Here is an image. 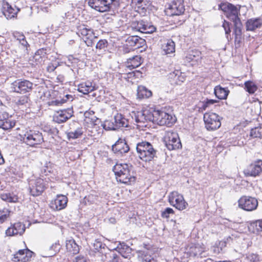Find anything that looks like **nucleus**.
Wrapping results in <instances>:
<instances>
[{"label": "nucleus", "instance_id": "603ef678", "mask_svg": "<svg viewBox=\"0 0 262 262\" xmlns=\"http://www.w3.org/2000/svg\"><path fill=\"white\" fill-rule=\"evenodd\" d=\"M104 245L98 240H95L93 244L94 249L98 252H99L102 248H104Z\"/></svg>", "mask_w": 262, "mask_h": 262}, {"label": "nucleus", "instance_id": "9b49d317", "mask_svg": "<svg viewBox=\"0 0 262 262\" xmlns=\"http://www.w3.org/2000/svg\"><path fill=\"white\" fill-rule=\"evenodd\" d=\"M78 34L83 36V39L88 47H92L95 43V39L96 36L95 35L93 30L88 29L85 26H81L78 29Z\"/></svg>", "mask_w": 262, "mask_h": 262}, {"label": "nucleus", "instance_id": "5fc2aeb1", "mask_svg": "<svg viewBox=\"0 0 262 262\" xmlns=\"http://www.w3.org/2000/svg\"><path fill=\"white\" fill-rule=\"evenodd\" d=\"M25 230H21L19 234L22 235ZM18 234V230H6V234L7 236H12Z\"/></svg>", "mask_w": 262, "mask_h": 262}, {"label": "nucleus", "instance_id": "3c124183", "mask_svg": "<svg viewBox=\"0 0 262 262\" xmlns=\"http://www.w3.org/2000/svg\"><path fill=\"white\" fill-rule=\"evenodd\" d=\"M174 211L172 208H167L162 212V216L164 218H168L170 214H173Z\"/></svg>", "mask_w": 262, "mask_h": 262}, {"label": "nucleus", "instance_id": "ea45409f", "mask_svg": "<svg viewBox=\"0 0 262 262\" xmlns=\"http://www.w3.org/2000/svg\"><path fill=\"white\" fill-rule=\"evenodd\" d=\"M144 25L145 21L142 20H141L133 21L131 24V27L133 29L141 32Z\"/></svg>", "mask_w": 262, "mask_h": 262}, {"label": "nucleus", "instance_id": "a18cd8bd", "mask_svg": "<svg viewBox=\"0 0 262 262\" xmlns=\"http://www.w3.org/2000/svg\"><path fill=\"white\" fill-rule=\"evenodd\" d=\"M250 228L253 229H262V219L251 223L250 226L248 227V229H250Z\"/></svg>", "mask_w": 262, "mask_h": 262}, {"label": "nucleus", "instance_id": "4468645a", "mask_svg": "<svg viewBox=\"0 0 262 262\" xmlns=\"http://www.w3.org/2000/svg\"><path fill=\"white\" fill-rule=\"evenodd\" d=\"M13 85L14 91L19 93H26L31 91L33 86V83L27 80H18L15 81Z\"/></svg>", "mask_w": 262, "mask_h": 262}, {"label": "nucleus", "instance_id": "0e129e2a", "mask_svg": "<svg viewBox=\"0 0 262 262\" xmlns=\"http://www.w3.org/2000/svg\"><path fill=\"white\" fill-rule=\"evenodd\" d=\"M216 246H217V245L216 244ZM212 250L213 251V252L215 254H218V253H220L222 250H221V248H220L218 246H214L212 248Z\"/></svg>", "mask_w": 262, "mask_h": 262}, {"label": "nucleus", "instance_id": "7c9ffc66", "mask_svg": "<svg viewBox=\"0 0 262 262\" xmlns=\"http://www.w3.org/2000/svg\"><path fill=\"white\" fill-rule=\"evenodd\" d=\"M127 41L129 46L135 48H139L145 40L137 36H131L127 38Z\"/></svg>", "mask_w": 262, "mask_h": 262}, {"label": "nucleus", "instance_id": "c85d7f7f", "mask_svg": "<svg viewBox=\"0 0 262 262\" xmlns=\"http://www.w3.org/2000/svg\"><path fill=\"white\" fill-rule=\"evenodd\" d=\"M229 90L222 88L220 85L216 86L214 89V93L216 97L220 99H225L227 98Z\"/></svg>", "mask_w": 262, "mask_h": 262}, {"label": "nucleus", "instance_id": "6e6d98bb", "mask_svg": "<svg viewBox=\"0 0 262 262\" xmlns=\"http://www.w3.org/2000/svg\"><path fill=\"white\" fill-rule=\"evenodd\" d=\"M223 27L224 28L225 33L227 35V38H228V35L231 32L229 23L226 20H224V22L223 24Z\"/></svg>", "mask_w": 262, "mask_h": 262}, {"label": "nucleus", "instance_id": "680f3d73", "mask_svg": "<svg viewBox=\"0 0 262 262\" xmlns=\"http://www.w3.org/2000/svg\"><path fill=\"white\" fill-rule=\"evenodd\" d=\"M201 53L199 51H192L191 54H190L189 55V58L191 59L192 60H194V58L198 57H199L200 56Z\"/></svg>", "mask_w": 262, "mask_h": 262}, {"label": "nucleus", "instance_id": "a211bd4d", "mask_svg": "<svg viewBox=\"0 0 262 262\" xmlns=\"http://www.w3.org/2000/svg\"><path fill=\"white\" fill-rule=\"evenodd\" d=\"M129 147L124 139H119L112 146V150L118 155H122L127 152Z\"/></svg>", "mask_w": 262, "mask_h": 262}, {"label": "nucleus", "instance_id": "412c9836", "mask_svg": "<svg viewBox=\"0 0 262 262\" xmlns=\"http://www.w3.org/2000/svg\"><path fill=\"white\" fill-rule=\"evenodd\" d=\"M19 11V9L15 7L13 8L8 3L4 4L3 5V14L7 19H11L16 16L17 13Z\"/></svg>", "mask_w": 262, "mask_h": 262}, {"label": "nucleus", "instance_id": "c756f323", "mask_svg": "<svg viewBox=\"0 0 262 262\" xmlns=\"http://www.w3.org/2000/svg\"><path fill=\"white\" fill-rule=\"evenodd\" d=\"M152 95L151 92L145 86L140 85L137 89V97L140 99L147 98Z\"/></svg>", "mask_w": 262, "mask_h": 262}, {"label": "nucleus", "instance_id": "6ab92c4d", "mask_svg": "<svg viewBox=\"0 0 262 262\" xmlns=\"http://www.w3.org/2000/svg\"><path fill=\"white\" fill-rule=\"evenodd\" d=\"M33 252L28 249L19 250L13 255L12 260L15 262H26L31 257Z\"/></svg>", "mask_w": 262, "mask_h": 262}, {"label": "nucleus", "instance_id": "b1692460", "mask_svg": "<svg viewBox=\"0 0 262 262\" xmlns=\"http://www.w3.org/2000/svg\"><path fill=\"white\" fill-rule=\"evenodd\" d=\"M113 119L118 128L122 127H127L129 125L128 119L125 118L121 114H117Z\"/></svg>", "mask_w": 262, "mask_h": 262}, {"label": "nucleus", "instance_id": "f03ea898", "mask_svg": "<svg viewBox=\"0 0 262 262\" xmlns=\"http://www.w3.org/2000/svg\"><path fill=\"white\" fill-rule=\"evenodd\" d=\"M132 167L127 164H117L113 171L118 181L124 184H131L135 181V177L131 174Z\"/></svg>", "mask_w": 262, "mask_h": 262}, {"label": "nucleus", "instance_id": "052dcab7", "mask_svg": "<svg viewBox=\"0 0 262 262\" xmlns=\"http://www.w3.org/2000/svg\"><path fill=\"white\" fill-rule=\"evenodd\" d=\"M13 36L19 41H21L25 37L23 34L17 32H14Z\"/></svg>", "mask_w": 262, "mask_h": 262}, {"label": "nucleus", "instance_id": "f3484780", "mask_svg": "<svg viewBox=\"0 0 262 262\" xmlns=\"http://www.w3.org/2000/svg\"><path fill=\"white\" fill-rule=\"evenodd\" d=\"M73 111L70 109L60 110L55 113L53 116V120L61 123L66 122L72 116Z\"/></svg>", "mask_w": 262, "mask_h": 262}, {"label": "nucleus", "instance_id": "338daca9", "mask_svg": "<svg viewBox=\"0 0 262 262\" xmlns=\"http://www.w3.org/2000/svg\"><path fill=\"white\" fill-rule=\"evenodd\" d=\"M226 243L225 241H220L219 242V244L217 245V246L221 248V250L222 251L223 248L226 247Z\"/></svg>", "mask_w": 262, "mask_h": 262}, {"label": "nucleus", "instance_id": "aec40b11", "mask_svg": "<svg viewBox=\"0 0 262 262\" xmlns=\"http://www.w3.org/2000/svg\"><path fill=\"white\" fill-rule=\"evenodd\" d=\"M262 171V160H258L248 166L247 170V177H255Z\"/></svg>", "mask_w": 262, "mask_h": 262}, {"label": "nucleus", "instance_id": "423d86ee", "mask_svg": "<svg viewBox=\"0 0 262 262\" xmlns=\"http://www.w3.org/2000/svg\"><path fill=\"white\" fill-rule=\"evenodd\" d=\"M164 141L167 148L170 150L179 149L182 147L178 134L176 132L166 131Z\"/></svg>", "mask_w": 262, "mask_h": 262}, {"label": "nucleus", "instance_id": "f257e3e1", "mask_svg": "<svg viewBox=\"0 0 262 262\" xmlns=\"http://www.w3.org/2000/svg\"><path fill=\"white\" fill-rule=\"evenodd\" d=\"M219 8L222 10L228 18L234 23L235 27V34L236 37L240 36L242 33V24L238 17L239 8L229 3H222L219 5Z\"/></svg>", "mask_w": 262, "mask_h": 262}, {"label": "nucleus", "instance_id": "393cba45", "mask_svg": "<svg viewBox=\"0 0 262 262\" xmlns=\"http://www.w3.org/2000/svg\"><path fill=\"white\" fill-rule=\"evenodd\" d=\"M78 91L83 94H88L95 90V86L90 81L81 83L78 85Z\"/></svg>", "mask_w": 262, "mask_h": 262}, {"label": "nucleus", "instance_id": "4d7b16f0", "mask_svg": "<svg viewBox=\"0 0 262 262\" xmlns=\"http://www.w3.org/2000/svg\"><path fill=\"white\" fill-rule=\"evenodd\" d=\"M246 197L243 196L238 200V206L243 210H246Z\"/></svg>", "mask_w": 262, "mask_h": 262}, {"label": "nucleus", "instance_id": "1a4fd4ad", "mask_svg": "<svg viewBox=\"0 0 262 262\" xmlns=\"http://www.w3.org/2000/svg\"><path fill=\"white\" fill-rule=\"evenodd\" d=\"M168 201L171 205L179 210L186 208L188 203L185 201L182 194L177 191H172L168 196Z\"/></svg>", "mask_w": 262, "mask_h": 262}, {"label": "nucleus", "instance_id": "39448f33", "mask_svg": "<svg viewBox=\"0 0 262 262\" xmlns=\"http://www.w3.org/2000/svg\"><path fill=\"white\" fill-rule=\"evenodd\" d=\"M132 119H134L139 127L146 126L148 121L154 122V111L151 113L149 110H143L137 113L132 112Z\"/></svg>", "mask_w": 262, "mask_h": 262}, {"label": "nucleus", "instance_id": "5701e85b", "mask_svg": "<svg viewBox=\"0 0 262 262\" xmlns=\"http://www.w3.org/2000/svg\"><path fill=\"white\" fill-rule=\"evenodd\" d=\"M66 247L67 252L71 255L76 254L79 251V246L73 239L66 241Z\"/></svg>", "mask_w": 262, "mask_h": 262}, {"label": "nucleus", "instance_id": "f8f14e48", "mask_svg": "<svg viewBox=\"0 0 262 262\" xmlns=\"http://www.w3.org/2000/svg\"><path fill=\"white\" fill-rule=\"evenodd\" d=\"M23 140L27 144L33 146L41 143L43 141V138L41 133L30 130L24 135Z\"/></svg>", "mask_w": 262, "mask_h": 262}, {"label": "nucleus", "instance_id": "13d9d810", "mask_svg": "<svg viewBox=\"0 0 262 262\" xmlns=\"http://www.w3.org/2000/svg\"><path fill=\"white\" fill-rule=\"evenodd\" d=\"M247 258H248L251 262H258L259 261L258 255L255 254H251Z\"/></svg>", "mask_w": 262, "mask_h": 262}, {"label": "nucleus", "instance_id": "69168bd1", "mask_svg": "<svg viewBox=\"0 0 262 262\" xmlns=\"http://www.w3.org/2000/svg\"><path fill=\"white\" fill-rule=\"evenodd\" d=\"M56 67L52 64H49L47 68V71L49 72L54 71Z\"/></svg>", "mask_w": 262, "mask_h": 262}, {"label": "nucleus", "instance_id": "c03bdc74", "mask_svg": "<svg viewBox=\"0 0 262 262\" xmlns=\"http://www.w3.org/2000/svg\"><path fill=\"white\" fill-rule=\"evenodd\" d=\"M10 211L8 209L4 208L0 209V223H3L9 216Z\"/></svg>", "mask_w": 262, "mask_h": 262}, {"label": "nucleus", "instance_id": "de8ad7c7", "mask_svg": "<svg viewBox=\"0 0 262 262\" xmlns=\"http://www.w3.org/2000/svg\"><path fill=\"white\" fill-rule=\"evenodd\" d=\"M60 248V245L59 243V241L55 243L54 244H53L51 247L50 250H53V252L51 253V256L55 254L56 253L58 252L59 251V249ZM50 256V255L49 256Z\"/></svg>", "mask_w": 262, "mask_h": 262}, {"label": "nucleus", "instance_id": "864d4df0", "mask_svg": "<svg viewBox=\"0 0 262 262\" xmlns=\"http://www.w3.org/2000/svg\"><path fill=\"white\" fill-rule=\"evenodd\" d=\"M29 98L26 96H23L19 98L17 101L16 103L17 105H24L28 103Z\"/></svg>", "mask_w": 262, "mask_h": 262}, {"label": "nucleus", "instance_id": "2f4dec72", "mask_svg": "<svg viewBox=\"0 0 262 262\" xmlns=\"http://www.w3.org/2000/svg\"><path fill=\"white\" fill-rule=\"evenodd\" d=\"M118 252L125 258H127L128 254L132 252V249L124 243H119L117 247Z\"/></svg>", "mask_w": 262, "mask_h": 262}, {"label": "nucleus", "instance_id": "8fccbe9b", "mask_svg": "<svg viewBox=\"0 0 262 262\" xmlns=\"http://www.w3.org/2000/svg\"><path fill=\"white\" fill-rule=\"evenodd\" d=\"M107 41L105 40H100L96 44V48L99 50L104 49L106 47Z\"/></svg>", "mask_w": 262, "mask_h": 262}, {"label": "nucleus", "instance_id": "774afa93", "mask_svg": "<svg viewBox=\"0 0 262 262\" xmlns=\"http://www.w3.org/2000/svg\"><path fill=\"white\" fill-rule=\"evenodd\" d=\"M19 42L24 47H26L28 45V43L27 41H26L25 38H24L23 40H22L21 41H20Z\"/></svg>", "mask_w": 262, "mask_h": 262}, {"label": "nucleus", "instance_id": "49530a36", "mask_svg": "<svg viewBox=\"0 0 262 262\" xmlns=\"http://www.w3.org/2000/svg\"><path fill=\"white\" fill-rule=\"evenodd\" d=\"M142 262H157L146 251H143L142 254Z\"/></svg>", "mask_w": 262, "mask_h": 262}, {"label": "nucleus", "instance_id": "7ed1b4c3", "mask_svg": "<svg viewBox=\"0 0 262 262\" xmlns=\"http://www.w3.org/2000/svg\"><path fill=\"white\" fill-rule=\"evenodd\" d=\"M136 149L139 158L143 161H151L156 156L157 150L148 142L138 143L136 145Z\"/></svg>", "mask_w": 262, "mask_h": 262}, {"label": "nucleus", "instance_id": "0eeeda50", "mask_svg": "<svg viewBox=\"0 0 262 262\" xmlns=\"http://www.w3.org/2000/svg\"><path fill=\"white\" fill-rule=\"evenodd\" d=\"M28 184L30 193L34 196L40 195L46 187L45 181L40 178L30 179Z\"/></svg>", "mask_w": 262, "mask_h": 262}, {"label": "nucleus", "instance_id": "bf43d9fd", "mask_svg": "<svg viewBox=\"0 0 262 262\" xmlns=\"http://www.w3.org/2000/svg\"><path fill=\"white\" fill-rule=\"evenodd\" d=\"M85 202H88L90 204H93L95 201V196L92 194L89 195L84 198Z\"/></svg>", "mask_w": 262, "mask_h": 262}, {"label": "nucleus", "instance_id": "4c0bfd02", "mask_svg": "<svg viewBox=\"0 0 262 262\" xmlns=\"http://www.w3.org/2000/svg\"><path fill=\"white\" fill-rule=\"evenodd\" d=\"M15 122L9 119H5L0 122V127L4 130L11 128L15 125Z\"/></svg>", "mask_w": 262, "mask_h": 262}, {"label": "nucleus", "instance_id": "f704fd0d", "mask_svg": "<svg viewBox=\"0 0 262 262\" xmlns=\"http://www.w3.org/2000/svg\"><path fill=\"white\" fill-rule=\"evenodd\" d=\"M250 137L252 138H262V125L251 129Z\"/></svg>", "mask_w": 262, "mask_h": 262}, {"label": "nucleus", "instance_id": "9d476101", "mask_svg": "<svg viewBox=\"0 0 262 262\" xmlns=\"http://www.w3.org/2000/svg\"><path fill=\"white\" fill-rule=\"evenodd\" d=\"M118 0H88L89 5L93 9L100 12L109 11L111 5Z\"/></svg>", "mask_w": 262, "mask_h": 262}, {"label": "nucleus", "instance_id": "6e6552de", "mask_svg": "<svg viewBox=\"0 0 262 262\" xmlns=\"http://www.w3.org/2000/svg\"><path fill=\"white\" fill-rule=\"evenodd\" d=\"M220 117L212 112L206 113L204 115L205 127L208 130H215L221 125Z\"/></svg>", "mask_w": 262, "mask_h": 262}, {"label": "nucleus", "instance_id": "79ce46f5", "mask_svg": "<svg viewBox=\"0 0 262 262\" xmlns=\"http://www.w3.org/2000/svg\"><path fill=\"white\" fill-rule=\"evenodd\" d=\"M156 29L155 26H154L153 25H149L147 22L145 21V25L143 27L141 31V33L150 34L156 31Z\"/></svg>", "mask_w": 262, "mask_h": 262}, {"label": "nucleus", "instance_id": "e433bc0d", "mask_svg": "<svg viewBox=\"0 0 262 262\" xmlns=\"http://www.w3.org/2000/svg\"><path fill=\"white\" fill-rule=\"evenodd\" d=\"M142 73L139 71H134L133 72H129L127 73H124L121 75V78L125 79L127 81H129L130 79L132 80L134 77H139L141 76Z\"/></svg>", "mask_w": 262, "mask_h": 262}, {"label": "nucleus", "instance_id": "ddd939ff", "mask_svg": "<svg viewBox=\"0 0 262 262\" xmlns=\"http://www.w3.org/2000/svg\"><path fill=\"white\" fill-rule=\"evenodd\" d=\"M206 251V248L203 244L191 243L185 248V252L191 256H200L202 257L203 254Z\"/></svg>", "mask_w": 262, "mask_h": 262}, {"label": "nucleus", "instance_id": "4be33fe9", "mask_svg": "<svg viewBox=\"0 0 262 262\" xmlns=\"http://www.w3.org/2000/svg\"><path fill=\"white\" fill-rule=\"evenodd\" d=\"M132 4L137 9V11L144 13L150 6V0H132Z\"/></svg>", "mask_w": 262, "mask_h": 262}, {"label": "nucleus", "instance_id": "bb28decb", "mask_svg": "<svg viewBox=\"0 0 262 262\" xmlns=\"http://www.w3.org/2000/svg\"><path fill=\"white\" fill-rule=\"evenodd\" d=\"M83 133V129L82 127H78L75 129L70 128L67 133L68 138L70 139H76L80 138Z\"/></svg>", "mask_w": 262, "mask_h": 262}, {"label": "nucleus", "instance_id": "20e7f679", "mask_svg": "<svg viewBox=\"0 0 262 262\" xmlns=\"http://www.w3.org/2000/svg\"><path fill=\"white\" fill-rule=\"evenodd\" d=\"M176 121L174 116L168 114L164 111H154V122L160 125L170 126Z\"/></svg>", "mask_w": 262, "mask_h": 262}, {"label": "nucleus", "instance_id": "473e14b6", "mask_svg": "<svg viewBox=\"0 0 262 262\" xmlns=\"http://www.w3.org/2000/svg\"><path fill=\"white\" fill-rule=\"evenodd\" d=\"M163 51L166 54L175 52V43L171 39H169L162 46Z\"/></svg>", "mask_w": 262, "mask_h": 262}, {"label": "nucleus", "instance_id": "72a5a7b5", "mask_svg": "<svg viewBox=\"0 0 262 262\" xmlns=\"http://www.w3.org/2000/svg\"><path fill=\"white\" fill-rule=\"evenodd\" d=\"M0 198L4 201L10 203H15L18 201V197L13 193H3L0 195Z\"/></svg>", "mask_w": 262, "mask_h": 262}, {"label": "nucleus", "instance_id": "37998d69", "mask_svg": "<svg viewBox=\"0 0 262 262\" xmlns=\"http://www.w3.org/2000/svg\"><path fill=\"white\" fill-rule=\"evenodd\" d=\"M257 90V85L251 81H247V92L253 94Z\"/></svg>", "mask_w": 262, "mask_h": 262}, {"label": "nucleus", "instance_id": "a878e982", "mask_svg": "<svg viewBox=\"0 0 262 262\" xmlns=\"http://www.w3.org/2000/svg\"><path fill=\"white\" fill-rule=\"evenodd\" d=\"M262 25V19L259 18H252L247 21V31H253Z\"/></svg>", "mask_w": 262, "mask_h": 262}, {"label": "nucleus", "instance_id": "dca6fc26", "mask_svg": "<svg viewBox=\"0 0 262 262\" xmlns=\"http://www.w3.org/2000/svg\"><path fill=\"white\" fill-rule=\"evenodd\" d=\"M185 11L183 0H176L173 1L169 6L167 12L169 15H179L184 13Z\"/></svg>", "mask_w": 262, "mask_h": 262}, {"label": "nucleus", "instance_id": "c9c22d12", "mask_svg": "<svg viewBox=\"0 0 262 262\" xmlns=\"http://www.w3.org/2000/svg\"><path fill=\"white\" fill-rule=\"evenodd\" d=\"M258 206L257 200L252 197L247 199V211H251L256 209Z\"/></svg>", "mask_w": 262, "mask_h": 262}, {"label": "nucleus", "instance_id": "cd10ccee", "mask_svg": "<svg viewBox=\"0 0 262 262\" xmlns=\"http://www.w3.org/2000/svg\"><path fill=\"white\" fill-rule=\"evenodd\" d=\"M141 64V57L140 56H135L127 60L126 68L131 70L138 67Z\"/></svg>", "mask_w": 262, "mask_h": 262}, {"label": "nucleus", "instance_id": "58836bf2", "mask_svg": "<svg viewBox=\"0 0 262 262\" xmlns=\"http://www.w3.org/2000/svg\"><path fill=\"white\" fill-rule=\"evenodd\" d=\"M103 128L106 130H116L118 129L114 119L112 120H108L104 121L103 124Z\"/></svg>", "mask_w": 262, "mask_h": 262}, {"label": "nucleus", "instance_id": "e2e57ef3", "mask_svg": "<svg viewBox=\"0 0 262 262\" xmlns=\"http://www.w3.org/2000/svg\"><path fill=\"white\" fill-rule=\"evenodd\" d=\"M73 262H87L86 258L83 256H77Z\"/></svg>", "mask_w": 262, "mask_h": 262}, {"label": "nucleus", "instance_id": "09e8293b", "mask_svg": "<svg viewBox=\"0 0 262 262\" xmlns=\"http://www.w3.org/2000/svg\"><path fill=\"white\" fill-rule=\"evenodd\" d=\"M217 102V101L215 100L207 99L206 101L203 102L201 108L204 110H205L210 105L213 104Z\"/></svg>", "mask_w": 262, "mask_h": 262}, {"label": "nucleus", "instance_id": "2eb2a0df", "mask_svg": "<svg viewBox=\"0 0 262 262\" xmlns=\"http://www.w3.org/2000/svg\"><path fill=\"white\" fill-rule=\"evenodd\" d=\"M68 201L66 195H57L56 198L51 202L50 206L54 210H60L67 206Z\"/></svg>", "mask_w": 262, "mask_h": 262}, {"label": "nucleus", "instance_id": "a19ab883", "mask_svg": "<svg viewBox=\"0 0 262 262\" xmlns=\"http://www.w3.org/2000/svg\"><path fill=\"white\" fill-rule=\"evenodd\" d=\"M32 224L29 221H26L25 223L17 222L13 225V229H26L29 228Z\"/></svg>", "mask_w": 262, "mask_h": 262}]
</instances>
